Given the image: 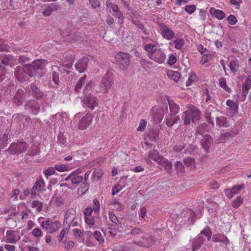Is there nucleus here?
Instances as JSON below:
<instances>
[{
	"label": "nucleus",
	"instance_id": "f257e3e1",
	"mask_svg": "<svg viewBox=\"0 0 251 251\" xmlns=\"http://www.w3.org/2000/svg\"><path fill=\"white\" fill-rule=\"evenodd\" d=\"M147 55L151 60L158 64L163 63L166 60V54L164 50L156 45L147 44L144 47Z\"/></svg>",
	"mask_w": 251,
	"mask_h": 251
},
{
	"label": "nucleus",
	"instance_id": "f03ea898",
	"mask_svg": "<svg viewBox=\"0 0 251 251\" xmlns=\"http://www.w3.org/2000/svg\"><path fill=\"white\" fill-rule=\"evenodd\" d=\"M201 112L196 107L192 106L188 110L183 112L181 118L183 120V125L187 126L191 122L197 121L200 117Z\"/></svg>",
	"mask_w": 251,
	"mask_h": 251
},
{
	"label": "nucleus",
	"instance_id": "7ed1b4c3",
	"mask_svg": "<svg viewBox=\"0 0 251 251\" xmlns=\"http://www.w3.org/2000/svg\"><path fill=\"white\" fill-rule=\"evenodd\" d=\"M212 232L209 227H205L201 230L198 237L193 243L192 250L195 251L201 248V245L209 241L211 238Z\"/></svg>",
	"mask_w": 251,
	"mask_h": 251
},
{
	"label": "nucleus",
	"instance_id": "20e7f679",
	"mask_svg": "<svg viewBox=\"0 0 251 251\" xmlns=\"http://www.w3.org/2000/svg\"><path fill=\"white\" fill-rule=\"evenodd\" d=\"M76 210L73 208H70L64 211L63 224L69 228L71 226H78V222L75 220Z\"/></svg>",
	"mask_w": 251,
	"mask_h": 251
},
{
	"label": "nucleus",
	"instance_id": "39448f33",
	"mask_svg": "<svg viewBox=\"0 0 251 251\" xmlns=\"http://www.w3.org/2000/svg\"><path fill=\"white\" fill-rule=\"evenodd\" d=\"M130 54L123 52H119L115 56L116 64L121 70H126L130 64Z\"/></svg>",
	"mask_w": 251,
	"mask_h": 251
},
{
	"label": "nucleus",
	"instance_id": "423d86ee",
	"mask_svg": "<svg viewBox=\"0 0 251 251\" xmlns=\"http://www.w3.org/2000/svg\"><path fill=\"white\" fill-rule=\"evenodd\" d=\"M41 226L49 233H53L58 230L61 226L59 221H53L46 218L41 224Z\"/></svg>",
	"mask_w": 251,
	"mask_h": 251
},
{
	"label": "nucleus",
	"instance_id": "0eeeda50",
	"mask_svg": "<svg viewBox=\"0 0 251 251\" xmlns=\"http://www.w3.org/2000/svg\"><path fill=\"white\" fill-rule=\"evenodd\" d=\"M85 91L84 90V94L85 96L82 100L83 107L93 110L95 107L98 106L99 102L98 99L91 93H86Z\"/></svg>",
	"mask_w": 251,
	"mask_h": 251
},
{
	"label": "nucleus",
	"instance_id": "6e6552de",
	"mask_svg": "<svg viewBox=\"0 0 251 251\" xmlns=\"http://www.w3.org/2000/svg\"><path fill=\"white\" fill-rule=\"evenodd\" d=\"M48 61L45 59H37L34 61L30 65L25 66V71H31L33 73V75H34L37 71L44 69Z\"/></svg>",
	"mask_w": 251,
	"mask_h": 251
},
{
	"label": "nucleus",
	"instance_id": "1a4fd4ad",
	"mask_svg": "<svg viewBox=\"0 0 251 251\" xmlns=\"http://www.w3.org/2000/svg\"><path fill=\"white\" fill-rule=\"evenodd\" d=\"M27 148L28 145L25 142L18 141L10 145L8 151L11 154H19L25 152Z\"/></svg>",
	"mask_w": 251,
	"mask_h": 251
},
{
	"label": "nucleus",
	"instance_id": "9d476101",
	"mask_svg": "<svg viewBox=\"0 0 251 251\" xmlns=\"http://www.w3.org/2000/svg\"><path fill=\"white\" fill-rule=\"evenodd\" d=\"M20 232L17 230H7L5 235L3 237L4 242L9 244H15L21 239Z\"/></svg>",
	"mask_w": 251,
	"mask_h": 251
},
{
	"label": "nucleus",
	"instance_id": "9b49d317",
	"mask_svg": "<svg viewBox=\"0 0 251 251\" xmlns=\"http://www.w3.org/2000/svg\"><path fill=\"white\" fill-rule=\"evenodd\" d=\"M112 86V80L109 74H106L99 84L98 92L107 94Z\"/></svg>",
	"mask_w": 251,
	"mask_h": 251
},
{
	"label": "nucleus",
	"instance_id": "f8f14e48",
	"mask_svg": "<svg viewBox=\"0 0 251 251\" xmlns=\"http://www.w3.org/2000/svg\"><path fill=\"white\" fill-rule=\"evenodd\" d=\"M31 77L34 76L33 73L31 71H25V66L24 67L17 66L15 69V75L17 79L20 82L27 81L28 80V77L26 76Z\"/></svg>",
	"mask_w": 251,
	"mask_h": 251
},
{
	"label": "nucleus",
	"instance_id": "ddd939ff",
	"mask_svg": "<svg viewBox=\"0 0 251 251\" xmlns=\"http://www.w3.org/2000/svg\"><path fill=\"white\" fill-rule=\"evenodd\" d=\"M159 30L161 36L167 40H171L175 36V32L169 25L164 23H159Z\"/></svg>",
	"mask_w": 251,
	"mask_h": 251
},
{
	"label": "nucleus",
	"instance_id": "4468645a",
	"mask_svg": "<svg viewBox=\"0 0 251 251\" xmlns=\"http://www.w3.org/2000/svg\"><path fill=\"white\" fill-rule=\"evenodd\" d=\"M93 118V115L87 112L84 116L80 119L78 123V127L80 130L86 129L92 124Z\"/></svg>",
	"mask_w": 251,
	"mask_h": 251
},
{
	"label": "nucleus",
	"instance_id": "2eb2a0df",
	"mask_svg": "<svg viewBox=\"0 0 251 251\" xmlns=\"http://www.w3.org/2000/svg\"><path fill=\"white\" fill-rule=\"evenodd\" d=\"M65 181H71V184L75 186H77L83 180V177L79 175L75 171L72 172L68 176H66L64 179Z\"/></svg>",
	"mask_w": 251,
	"mask_h": 251
},
{
	"label": "nucleus",
	"instance_id": "dca6fc26",
	"mask_svg": "<svg viewBox=\"0 0 251 251\" xmlns=\"http://www.w3.org/2000/svg\"><path fill=\"white\" fill-rule=\"evenodd\" d=\"M45 182L42 176L37 177L32 187L31 195H35L36 192L44 191L45 190Z\"/></svg>",
	"mask_w": 251,
	"mask_h": 251
},
{
	"label": "nucleus",
	"instance_id": "f3484780",
	"mask_svg": "<svg viewBox=\"0 0 251 251\" xmlns=\"http://www.w3.org/2000/svg\"><path fill=\"white\" fill-rule=\"evenodd\" d=\"M145 160L148 164L151 163V160L159 163L162 160V156H161L157 151L152 150L151 151L148 156H145Z\"/></svg>",
	"mask_w": 251,
	"mask_h": 251
},
{
	"label": "nucleus",
	"instance_id": "a211bd4d",
	"mask_svg": "<svg viewBox=\"0 0 251 251\" xmlns=\"http://www.w3.org/2000/svg\"><path fill=\"white\" fill-rule=\"evenodd\" d=\"M25 108L34 115H37L39 112L40 106L36 100H32L26 102Z\"/></svg>",
	"mask_w": 251,
	"mask_h": 251
},
{
	"label": "nucleus",
	"instance_id": "6ab92c4d",
	"mask_svg": "<svg viewBox=\"0 0 251 251\" xmlns=\"http://www.w3.org/2000/svg\"><path fill=\"white\" fill-rule=\"evenodd\" d=\"M88 59L87 58L83 57L79 60L75 64V67L79 73H83L87 69Z\"/></svg>",
	"mask_w": 251,
	"mask_h": 251
},
{
	"label": "nucleus",
	"instance_id": "aec40b11",
	"mask_svg": "<svg viewBox=\"0 0 251 251\" xmlns=\"http://www.w3.org/2000/svg\"><path fill=\"white\" fill-rule=\"evenodd\" d=\"M25 97L24 91L18 89L13 99V102L17 105H20L25 100Z\"/></svg>",
	"mask_w": 251,
	"mask_h": 251
},
{
	"label": "nucleus",
	"instance_id": "412c9836",
	"mask_svg": "<svg viewBox=\"0 0 251 251\" xmlns=\"http://www.w3.org/2000/svg\"><path fill=\"white\" fill-rule=\"evenodd\" d=\"M179 116L173 114L168 115L165 119V124L168 127H172L179 120Z\"/></svg>",
	"mask_w": 251,
	"mask_h": 251
},
{
	"label": "nucleus",
	"instance_id": "4be33fe9",
	"mask_svg": "<svg viewBox=\"0 0 251 251\" xmlns=\"http://www.w3.org/2000/svg\"><path fill=\"white\" fill-rule=\"evenodd\" d=\"M134 242L137 245L141 247H149L152 246L153 244L154 240L151 237L143 238V241H134Z\"/></svg>",
	"mask_w": 251,
	"mask_h": 251
},
{
	"label": "nucleus",
	"instance_id": "5701e85b",
	"mask_svg": "<svg viewBox=\"0 0 251 251\" xmlns=\"http://www.w3.org/2000/svg\"><path fill=\"white\" fill-rule=\"evenodd\" d=\"M209 13L212 17H214L218 20H222L226 16L223 11L220 9H216L214 7H211L210 9Z\"/></svg>",
	"mask_w": 251,
	"mask_h": 251
},
{
	"label": "nucleus",
	"instance_id": "b1692460",
	"mask_svg": "<svg viewBox=\"0 0 251 251\" xmlns=\"http://www.w3.org/2000/svg\"><path fill=\"white\" fill-rule=\"evenodd\" d=\"M212 142V139L211 137L208 135L204 136L203 138L201 140V144L202 147L206 152H209V149Z\"/></svg>",
	"mask_w": 251,
	"mask_h": 251
},
{
	"label": "nucleus",
	"instance_id": "393cba45",
	"mask_svg": "<svg viewBox=\"0 0 251 251\" xmlns=\"http://www.w3.org/2000/svg\"><path fill=\"white\" fill-rule=\"evenodd\" d=\"M58 6L54 4H50L47 6L43 12V15L45 17L50 16L52 13L57 10Z\"/></svg>",
	"mask_w": 251,
	"mask_h": 251
},
{
	"label": "nucleus",
	"instance_id": "a878e982",
	"mask_svg": "<svg viewBox=\"0 0 251 251\" xmlns=\"http://www.w3.org/2000/svg\"><path fill=\"white\" fill-rule=\"evenodd\" d=\"M168 102L170 107V114L176 115L179 111V105L172 100H168Z\"/></svg>",
	"mask_w": 251,
	"mask_h": 251
},
{
	"label": "nucleus",
	"instance_id": "bb28decb",
	"mask_svg": "<svg viewBox=\"0 0 251 251\" xmlns=\"http://www.w3.org/2000/svg\"><path fill=\"white\" fill-rule=\"evenodd\" d=\"M169 44L170 45L174 44L176 49L180 50L184 45V40L182 38L179 37L175 40L170 42Z\"/></svg>",
	"mask_w": 251,
	"mask_h": 251
},
{
	"label": "nucleus",
	"instance_id": "cd10ccee",
	"mask_svg": "<svg viewBox=\"0 0 251 251\" xmlns=\"http://www.w3.org/2000/svg\"><path fill=\"white\" fill-rule=\"evenodd\" d=\"M84 221L87 225V228L94 229L95 228V221L93 216L84 218Z\"/></svg>",
	"mask_w": 251,
	"mask_h": 251
},
{
	"label": "nucleus",
	"instance_id": "c85d7f7f",
	"mask_svg": "<svg viewBox=\"0 0 251 251\" xmlns=\"http://www.w3.org/2000/svg\"><path fill=\"white\" fill-rule=\"evenodd\" d=\"M167 76L175 82H177L180 78V74L178 72L173 70L167 71Z\"/></svg>",
	"mask_w": 251,
	"mask_h": 251
},
{
	"label": "nucleus",
	"instance_id": "c756f323",
	"mask_svg": "<svg viewBox=\"0 0 251 251\" xmlns=\"http://www.w3.org/2000/svg\"><path fill=\"white\" fill-rule=\"evenodd\" d=\"M216 123L219 126L228 127L230 126L229 123L227 121L226 117L222 116L216 118Z\"/></svg>",
	"mask_w": 251,
	"mask_h": 251
},
{
	"label": "nucleus",
	"instance_id": "7c9ffc66",
	"mask_svg": "<svg viewBox=\"0 0 251 251\" xmlns=\"http://www.w3.org/2000/svg\"><path fill=\"white\" fill-rule=\"evenodd\" d=\"M226 240H227V238L223 234H216L212 237V241L214 242H223Z\"/></svg>",
	"mask_w": 251,
	"mask_h": 251
},
{
	"label": "nucleus",
	"instance_id": "2f4dec72",
	"mask_svg": "<svg viewBox=\"0 0 251 251\" xmlns=\"http://www.w3.org/2000/svg\"><path fill=\"white\" fill-rule=\"evenodd\" d=\"M102 175L103 172L101 169L96 170L92 174V180L99 181L102 177Z\"/></svg>",
	"mask_w": 251,
	"mask_h": 251
},
{
	"label": "nucleus",
	"instance_id": "473e14b6",
	"mask_svg": "<svg viewBox=\"0 0 251 251\" xmlns=\"http://www.w3.org/2000/svg\"><path fill=\"white\" fill-rule=\"evenodd\" d=\"M226 104L234 112H237L238 110V102H235L230 100H227L226 101Z\"/></svg>",
	"mask_w": 251,
	"mask_h": 251
},
{
	"label": "nucleus",
	"instance_id": "72a5a7b5",
	"mask_svg": "<svg viewBox=\"0 0 251 251\" xmlns=\"http://www.w3.org/2000/svg\"><path fill=\"white\" fill-rule=\"evenodd\" d=\"M86 80V75H84L82 77L77 83L75 86V91L79 92L81 91L82 85L85 83Z\"/></svg>",
	"mask_w": 251,
	"mask_h": 251
},
{
	"label": "nucleus",
	"instance_id": "f704fd0d",
	"mask_svg": "<svg viewBox=\"0 0 251 251\" xmlns=\"http://www.w3.org/2000/svg\"><path fill=\"white\" fill-rule=\"evenodd\" d=\"M52 69L53 70L52 73V79L56 84H58L59 82V74L55 72L54 70L57 69L59 71L60 70L56 65L52 66Z\"/></svg>",
	"mask_w": 251,
	"mask_h": 251
},
{
	"label": "nucleus",
	"instance_id": "c9c22d12",
	"mask_svg": "<svg viewBox=\"0 0 251 251\" xmlns=\"http://www.w3.org/2000/svg\"><path fill=\"white\" fill-rule=\"evenodd\" d=\"M32 235L37 238H41L43 236V233L39 227L34 228L31 231Z\"/></svg>",
	"mask_w": 251,
	"mask_h": 251
},
{
	"label": "nucleus",
	"instance_id": "e433bc0d",
	"mask_svg": "<svg viewBox=\"0 0 251 251\" xmlns=\"http://www.w3.org/2000/svg\"><path fill=\"white\" fill-rule=\"evenodd\" d=\"M245 188L244 184H242L241 185H236L234 186L231 189L232 192V193L234 195L238 194L240 192V191Z\"/></svg>",
	"mask_w": 251,
	"mask_h": 251
},
{
	"label": "nucleus",
	"instance_id": "4c0bfd02",
	"mask_svg": "<svg viewBox=\"0 0 251 251\" xmlns=\"http://www.w3.org/2000/svg\"><path fill=\"white\" fill-rule=\"evenodd\" d=\"M220 86L227 92H229L230 89L226 85V82L225 78L221 77L219 80Z\"/></svg>",
	"mask_w": 251,
	"mask_h": 251
},
{
	"label": "nucleus",
	"instance_id": "58836bf2",
	"mask_svg": "<svg viewBox=\"0 0 251 251\" xmlns=\"http://www.w3.org/2000/svg\"><path fill=\"white\" fill-rule=\"evenodd\" d=\"M31 206L32 208H36L38 212H40L42 210L43 203L38 201H33Z\"/></svg>",
	"mask_w": 251,
	"mask_h": 251
},
{
	"label": "nucleus",
	"instance_id": "ea45409f",
	"mask_svg": "<svg viewBox=\"0 0 251 251\" xmlns=\"http://www.w3.org/2000/svg\"><path fill=\"white\" fill-rule=\"evenodd\" d=\"M93 235L95 239L97 240L100 244H102L104 242V239L102 234L100 231H95Z\"/></svg>",
	"mask_w": 251,
	"mask_h": 251
},
{
	"label": "nucleus",
	"instance_id": "a19ab883",
	"mask_svg": "<svg viewBox=\"0 0 251 251\" xmlns=\"http://www.w3.org/2000/svg\"><path fill=\"white\" fill-rule=\"evenodd\" d=\"M184 10L189 14H193L196 10V6L194 4L187 5L185 6Z\"/></svg>",
	"mask_w": 251,
	"mask_h": 251
},
{
	"label": "nucleus",
	"instance_id": "79ce46f5",
	"mask_svg": "<svg viewBox=\"0 0 251 251\" xmlns=\"http://www.w3.org/2000/svg\"><path fill=\"white\" fill-rule=\"evenodd\" d=\"M234 137L231 133L227 132L221 134L219 139L221 140H229Z\"/></svg>",
	"mask_w": 251,
	"mask_h": 251
},
{
	"label": "nucleus",
	"instance_id": "37998d69",
	"mask_svg": "<svg viewBox=\"0 0 251 251\" xmlns=\"http://www.w3.org/2000/svg\"><path fill=\"white\" fill-rule=\"evenodd\" d=\"M183 162L184 164L188 167H194L195 164V160L192 158H187L184 159Z\"/></svg>",
	"mask_w": 251,
	"mask_h": 251
},
{
	"label": "nucleus",
	"instance_id": "c03bdc74",
	"mask_svg": "<svg viewBox=\"0 0 251 251\" xmlns=\"http://www.w3.org/2000/svg\"><path fill=\"white\" fill-rule=\"evenodd\" d=\"M67 142V138L61 133H60L58 136L57 143L61 145L64 146Z\"/></svg>",
	"mask_w": 251,
	"mask_h": 251
},
{
	"label": "nucleus",
	"instance_id": "a18cd8bd",
	"mask_svg": "<svg viewBox=\"0 0 251 251\" xmlns=\"http://www.w3.org/2000/svg\"><path fill=\"white\" fill-rule=\"evenodd\" d=\"M147 126V121L144 119L140 120L139 125L137 128L138 131H143Z\"/></svg>",
	"mask_w": 251,
	"mask_h": 251
},
{
	"label": "nucleus",
	"instance_id": "49530a36",
	"mask_svg": "<svg viewBox=\"0 0 251 251\" xmlns=\"http://www.w3.org/2000/svg\"><path fill=\"white\" fill-rule=\"evenodd\" d=\"M162 165L168 171L171 170L172 167V164L168 159L163 160Z\"/></svg>",
	"mask_w": 251,
	"mask_h": 251
},
{
	"label": "nucleus",
	"instance_id": "de8ad7c7",
	"mask_svg": "<svg viewBox=\"0 0 251 251\" xmlns=\"http://www.w3.org/2000/svg\"><path fill=\"white\" fill-rule=\"evenodd\" d=\"M30 212L28 210H26L25 211L22 212L20 216L21 217V219L23 221L26 222L29 217Z\"/></svg>",
	"mask_w": 251,
	"mask_h": 251
},
{
	"label": "nucleus",
	"instance_id": "09e8293b",
	"mask_svg": "<svg viewBox=\"0 0 251 251\" xmlns=\"http://www.w3.org/2000/svg\"><path fill=\"white\" fill-rule=\"evenodd\" d=\"M0 60L2 64L7 65L9 62L10 58L8 55H0Z\"/></svg>",
	"mask_w": 251,
	"mask_h": 251
},
{
	"label": "nucleus",
	"instance_id": "8fccbe9b",
	"mask_svg": "<svg viewBox=\"0 0 251 251\" xmlns=\"http://www.w3.org/2000/svg\"><path fill=\"white\" fill-rule=\"evenodd\" d=\"M212 58V56L210 54H204L201 58V63L202 65L205 64L207 62H208L209 60L211 59Z\"/></svg>",
	"mask_w": 251,
	"mask_h": 251
},
{
	"label": "nucleus",
	"instance_id": "3c124183",
	"mask_svg": "<svg viewBox=\"0 0 251 251\" xmlns=\"http://www.w3.org/2000/svg\"><path fill=\"white\" fill-rule=\"evenodd\" d=\"M227 21L229 25H234L237 22V20L233 15H230L227 17Z\"/></svg>",
	"mask_w": 251,
	"mask_h": 251
},
{
	"label": "nucleus",
	"instance_id": "603ef678",
	"mask_svg": "<svg viewBox=\"0 0 251 251\" xmlns=\"http://www.w3.org/2000/svg\"><path fill=\"white\" fill-rule=\"evenodd\" d=\"M197 80V76L194 74H192L190 75L188 79L186 82V85L187 86H189L191 85L192 82H194Z\"/></svg>",
	"mask_w": 251,
	"mask_h": 251
},
{
	"label": "nucleus",
	"instance_id": "864d4df0",
	"mask_svg": "<svg viewBox=\"0 0 251 251\" xmlns=\"http://www.w3.org/2000/svg\"><path fill=\"white\" fill-rule=\"evenodd\" d=\"M243 203V200L241 197H238L232 202V205L234 208H238Z\"/></svg>",
	"mask_w": 251,
	"mask_h": 251
},
{
	"label": "nucleus",
	"instance_id": "5fc2aeb1",
	"mask_svg": "<svg viewBox=\"0 0 251 251\" xmlns=\"http://www.w3.org/2000/svg\"><path fill=\"white\" fill-rule=\"evenodd\" d=\"M54 168L59 172H64L68 170V167L66 165L62 164L56 165Z\"/></svg>",
	"mask_w": 251,
	"mask_h": 251
},
{
	"label": "nucleus",
	"instance_id": "6e6d98bb",
	"mask_svg": "<svg viewBox=\"0 0 251 251\" xmlns=\"http://www.w3.org/2000/svg\"><path fill=\"white\" fill-rule=\"evenodd\" d=\"M229 2L231 5L235 6V8L238 9L242 2V0H229Z\"/></svg>",
	"mask_w": 251,
	"mask_h": 251
},
{
	"label": "nucleus",
	"instance_id": "4d7b16f0",
	"mask_svg": "<svg viewBox=\"0 0 251 251\" xmlns=\"http://www.w3.org/2000/svg\"><path fill=\"white\" fill-rule=\"evenodd\" d=\"M177 59L176 56L171 54L169 55L167 59V63L170 65L175 64L176 62Z\"/></svg>",
	"mask_w": 251,
	"mask_h": 251
},
{
	"label": "nucleus",
	"instance_id": "13d9d810",
	"mask_svg": "<svg viewBox=\"0 0 251 251\" xmlns=\"http://www.w3.org/2000/svg\"><path fill=\"white\" fill-rule=\"evenodd\" d=\"M251 86L245 83L242 86V95L245 98L246 97L250 89Z\"/></svg>",
	"mask_w": 251,
	"mask_h": 251
},
{
	"label": "nucleus",
	"instance_id": "bf43d9fd",
	"mask_svg": "<svg viewBox=\"0 0 251 251\" xmlns=\"http://www.w3.org/2000/svg\"><path fill=\"white\" fill-rule=\"evenodd\" d=\"M184 148V145L183 142H179L175 145L173 150L176 152H179Z\"/></svg>",
	"mask_w": 251,
	"mask_h": 251
},
{
	"label": "nucleus",
	"instance_id": "052dcab7",
	"mask_svg": "<svg viewBox=\"0 0 251 251\" xmlns=\"http://www.w3.org/2000/svg\"><path fill=\"white\" fill-rule=\"evenodd\" d=\"M229 68L230 69V70L233 73H236L238 69V66L236 64V62L234 60H232L230 62L229 64Z\"/></svg>",
	"mask_w": 251,
	"mask_h": 251
},
{
	"label": "nucleus",
	"instance_id": "680f3d73",
	"mask_svg": "<svg viewBox=\"0 0 251 251\" xmlns=\"http://www.w3.org/2000/svg\"><path fill=\"white\" fill-rule=\"evenodd\" d=\"M73 233L75 237H81L84 234L83 231L78 228H75L73 229Z\"/></svg>",
	"mask_w": 251,
	"mask_h": 251
},
{
	"label": "nucleus",
	"instance_id": "e2e57ef3",
	"mask_svg": "<svg viewBox=\"0 0 251 251\" xmlns=\"http://www.w3.org/2000/svg\"><path fill=\"white\" fill-rule=\"evenodd\" d=\"M10 49L9 46L7 44L3 43L2 40H0V50L2 51H8Z\"/></svg>",
	"mask_w": 251,
	"mask_h": 251
},
{
	"label": "nucleus",
	"instance_id": "0e129e2a",
	"mask_svg": "<svg viewBox=\"0 0 251 251\" xmlns=\"http://www.w3.org/2000/svg\"><path fill=\"white\" fill-rule=\"evenodd\" d=\"M4 247L6 251H15L16 249V247L14 244L9 243L5 244Z\"/></svg>",
	"mask_w": 251,
	"mask_h": 251
},
{
	"label": "nucleus",
	"instance_id": "69168bd1",
	"mask_svg": "<svg viewBox=\"0 0 251 251\" xmlns=\"http://www.w3.org/2000/svg\"><path fill=\"white\" fill-rule=\"evenodd\" d=\"M116 17L118 18V23L121 25L123 23L124 16L122 12L120 11L116 13Z\"/></svg>",
	"mask_w": 251,
	"mask_h": 251
},
{
	"label": "nucleus",
	"instance_id": "338daca9",
	"mask_svg": "<svg viewBox=\"0 0 251 251\" xmlns=\"http://www.w3.org/2000/svg\"><path fill=\"white\" fill-rule=\"evenodd\" d=\"M93 209L91 207H87L84 210V218L92 216Z\"/></svg>",
	"mask_w": 251,
	"mask_h": 251
},
{
	"label": "nucleus",
	"instance_id": "774afa93",
	"mask_svg": "<svg viewBox=\"0 0 251 251\" xmlns=\"http://www.w3.org/2000/svg\"><path fill=\"white\" fill-rule=\"evenodd\" d=\"M175 167L176 169V170L178 172L183 173L184 172V168L183 164L180 162H176L175 163Z\"/></svg>",
	"mask_w": 251,
	"mask_h": 251
}]
</instances>
